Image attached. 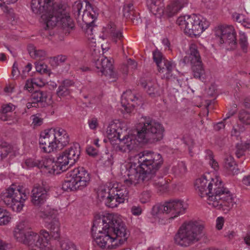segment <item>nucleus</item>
Here are the masks:
<instances>
[{
    "label": "nucleus",
    "instance_id": "de8ad7c7",
    "mask_svg": "<svg viewBox=\"0 0 250 250\" xmlns=\"http://www.w3.org/2000/svg\"><path fill=\"white\" fill-rule=\"evenodd\" d=\"M128 19L130 20L133 23L136 24H138L142 22V20L140 15L137 12H135V13L132 15Z\"/></svg>",
    "mask_w": 250,
    "mask_h": 250
},
{
    "label": "nucleus",
    "instance_id": "a18cd8bd",
    "mask_svg": "<svg viewBox=\"0 0 250 250\" xmlns=\"http://www.w3.org/2000/svg\"><path fill=\"white\" fill-rule=\"evenodd\" d=\"M11 218L6 214V212L1 211L0 212V226L6 225L10 221Z\"/></svg>",
    "mask_w": 250,
    "mask_h": 250
},
{
    "label": "nucleus",
    "instance_id": "680f3d73",
    "mask_svg": "<svg viewBox=\"0 0 250 250\" xmlns=\"http://www.w3.org/2000/svg\"><path fill=\"white\" fill-rule=\"evenodd\" d=\"M55 60L58 62H64L67 59L65 55H60L54 58Z\"/></svg>",
    "mask_w": 250,
    "mask_h": 250
},
{
    "label": "nucleus",
    "instance_id": "c85d7f7f",
    "mask_svg": "<svg viewBox=\"0 0 250 250\" xmlns=\"http://www.w3.org/2000/svg\"><path fill=\"white\" fill-rule=\"evenodd\" d=\"M139 100V97L137 96L135 93H133L130 90H127L124 92L122 96L121 104L123 106L125 107V109L126 112H130L127 105L129 104L130 102H135Z\"/></svg>",
    "mask_w": 250,
    "mask_h": 250
},
{
    "label": "nucleus",
    "instance_id": "7c9ffc66",
    "mask_svg": "<svg viewBox=\"0 0 250 250\" xmlns=\"http://www.w3.org/2000/svg\"><path fill=\"white\" fill-rule=\"evenodd\" d=\"M224 167L231 171L233 174H237L238 172L237 165L234 161V158L231 155H226L224 158Z\"/></svg>",
    "mask_w": 250,
    "mask_h": 250
},
{
    "label": "nucleus",
    "instance_id": "aec40b11",
    "mask_svg": "<svg viewBox=\"0 0 250 250\" xmlns=\"http://www.w3.org/2000/svg\"><path fill=\"white\" fill-rule=\"evenodd\" d=\"M55 4L58 3H53L51 0H32L31 2V9L33 13L36 14H42V16L44 15H49L52 14L53 11V7Z\"/></svg>",
    "mask_w": 250,
    "mask_h": 250
},
{
    "label": "nucleus",
    "instance_id": "f257e3e1",
    "mask_svg": "<svg viewBox=\"0 0 250 250\" xmlns=\"http://www.w3.org/2000/svg\"><path fill=\"white\" fill-rule=\"evenodd\" d=\"M58 211L47 207L39 213L40 217L44 219L45 226L50 230H41L40 234L33 232L25 225L24 222L19 223L15 229L14 235L17 241L29 247V250H56L47 247L51 237L54 239L60 237V224L57 217Z\"/></svg>",
    "mask_w": 250,
    "mask_h": 250
},
{
    "label": "nucleus",
    "instance_id": "393cba45",
    "mask_svg": "<svg viewBox=\"0 0 250 250\" xmlns=\"http://www.w3.org/2000/svg\"><path fill=\"white\" fill-rule=\"evenodd\" d=\"M176 65L172 61L166 60L157 67L159 72L163 74V78L169 79L172 76V73Z\"/></svg>",
    "mask_w": 250,
    "mask_h": 250
},
{
    "label": "nucleus",
    "instance_id": "8fccbe9b",
    "mask_svg": "<svg viewBox=\"0 0 250 250\" xmlns=\"http://www.w3.org/2000/svg\"><path fill=\"white\" fill-rule=\"evenodd\" d=\"M32 124L34 127L39 126L41 125L43 123V119L39 117L36 115L32 116Z\"/></svg>",
    "mask_w": 250,
    "mask_h": 250
},
{
    "label": "nucleus",
    "instance_id": "b1692460",
    "mask_svg": "<svg viewBox=\"0 0 250 250\" xmlns=\"http://www.w3.org/2000/svg\"><path fill=\"white\" fill-rule=\"evenodd\" d=\"M53 129L55 132V141L57 142L58 146L57 148L62 149L69 144V135L66 130L62 128L57 127Z\"/></svg>",
    "mask_w": 250,
    "mask_h": 250
},
{
    "label": "nucleus",
    "instance_id": "bb28decb",
    "mask_svg": "<svg viewBox=\"0 0 250 250\" xmlns=\"http://www.w3.org/2000/svg\"><path fill=\"white\" fill-rule=\"evenodd\" d=\"M146 5L151 13L160 16L164 14V4L162 0H147Z\"/></svg>",
    "mask_w": 250,
    "mask_h": 250
},
{
    "label": "nucleus",
    "instance_id": "f03ea898",
    "mask_svg": "<svg viewBox=\"0 0 250 250\" xmlns=\"http://www.w3.org/2000/svg\"><path fill=\"white\" fill-rule=\"evenodd\" d=\"M139 165H131L128 171V179L124 182L127 186L150 181L163 189L167 188V181L163 177L156 175V173L163 163L161 154L149 150H144L139 154Z\"/></svg>",
    "mask_w": 250,
    "mask_h": 250
},
{
    "label": "nucleus",
    "instance_id": "3c124183",
    "mask_svg": "<svg viewBox=\"0 0 250 250\" xmlns=\"http://www.w3.org/2000/svg\"><path fill=\"white\" fill-rule=\"evenodd\" d=\"M131 212L135 216H139L142 212V209L139 206H133L131 208Z\"/></svg>",
    "mask_w": 250,
    "mask_h": 250
},
{
    "label": "nucleus",
    "instance_id": "864d4df0",
    "mask_svg": "<svg viewBox=\"0 0 250 250\" xmlns=\"http://www.w3.org/2000/svg\"><path fill=\"white\" fill-rule=\"evenodd\" d=\"M20 74V72L18 69V65L17 62H15L13 65V68L12 71V75L13 79H16Z\"/></svg>",
    "mask_w": 250,
    "mask_h": 250
},
{
    "label": "nucleus",
    "instance_id": "e433bc0d",
    "mask_svg": "<svg viewBox=\"0 0 250 250\" xmlns=\"http://www.w3.org/2000/svg\"><path fill=\"white\" fill-rule=\"evenodd\" d=\"M136 11L134 9L133 4L131 2L125 3L123 7V15L126 19L135 13Z\"/></svg>",
    "mask_w": 250,
    "mask_h": 250
},
{
    "label": "nucleus",
    "instance_id": "a211bd4d",
    "mask_svg": "<svg viewBox=\"0 0 250 250\" xmlns=\"http://www.w3.org/2000/svg\"><path fill=\"white\" fill-rule=\"evenodd\" d=\"M54 132V129L51 128L41 134L39 140L40 147L46 153L53 151L58 146L55 141Z\"/></svg>",
    "mask_w": 250,
    "mask_h": 250
},
{
    "label": "nucleus",
    "instance_id": "4be33fe9",
    "mask_svg": "<svg viewBox=\"0 0 250 250\" xmlns=\"http://www.w3.org/2000/svg\"><path fill=\"white\" fill-rule=\"evenodd\" d=\"M212 185L210 180H207L205 176L197 179L195 183L196 189L198 191L199 195L201 198H206L208 204V197L211 195Z\"/></svg>",
    "mask_w": 250,
    "mask_h": 250
},
{
    "label": "nucleus",
    "instance_id": "0eeeda50",
    "mask_svg": "<svg viewBox=\"0 0 250 250\" xmlns=\"http://www.w3.org/2000/svg\"><path fill=\"white\" fill-rule=\"evenodd\" d=\"M204 226L197 222H189L183 224L175 235V243L187 247L199 241L203 234Z\"/></svg>",
    "mask_w": 250,
    "mask_h": 250
},
{
    "label": "nucleus",
    "instance_id": "412c9836",
    "mask_svg": "<svg viewBox=\"0 0 250 250\" xmlns=\"http://www.w3.org/2000/svg\"><path fill=\"white\" fill-rule=\"evenodd\" d=\"M60 166L58 163V159L55 161L51 158H42L41 162H39V168L49 174H59L61 172L65 171L61 168Z\"/></svg>",
    "mask_w": 250,
    "mask_h": 250
},
{
    "label": "nucleus",
    "instance_id": "a19ab883",
    "mask_svg": "<svg viewBox=\"0 0 250 250\" xmlns=\"http://www.w3.org/2000/svg\"><path fill=\"white\" fill-rule=\"evenodd\" d=\"M153 59L157 67L163 62V61L167 60L163 54L158 49L153 52Z\"/></svg>",
    "mask_w": 250,
    "mask_h": 250
},
{
    "label": "nucleus",
    "instance_id": "69168bd1",
    "mask_svg": "<svg viewBox=\"0 0 250 250\" xmlns=\"http://www.w3.org/2000/svg\"><path fill=\"white\" fill-rule=\"evenodd\" d=\"M31 68L32 64L30 63H28L22 70V75H25V73L29 72L31 70Z\"/></svg>",
    "mask_w": 250,
    "mask_h": 250
},
{
    "label": "nucleus",
    "instance_id": "603ef678",
    "mask_svg": "<svg viewBox=\"0 0 250 250\" xmlns=\"http://www.w3.org/2000/svg\"><path fill=\"white\" fill-rule=\"evenodd\" d=\"M88 124L89 128L92 130H95L98 125V120L95 118L88 120Z\"/></svg>",
    "mask_w": 250,
    "mask_h": 250
},
{
    "label": "nucleus",
    "instance_id": "2f4dec72",
    "mask_svg": "<svg viewBox=\"0 0 250 250\" xmlns=\"http://www.w3.org/2000/svg\"><path fill=\"white\" fill-rule=\"evenodd\" d=\"M117 127V124L115 123H111L107 127L106 132L109 137L116 138L120 139L121 128L119 129Z\"/></svg>",
    "mask_w": 250,
    "mask_h": 250
},
{
    "label": "nucleus",
    "instance_id": "6e6552de",
    "mask_svg": "<svg viewBox=\"0 0 250 250\" xmlns=\"http://www.w3.org/2000/svg\"><path fill=\"white\" fill-rule=\"evenodd\" d=\"M27 197L22 188L16 187L15 185H12L0 195L1 201L3 203L17 212L22 209Z\"/></svg>",
    "mask_w": 250,
    "mask_h": 250
},
{
    "label": "nucleus",
    "instance_id": "2eb2a0df",
    "mask_svg": "<svg viewBox=\"0 0 250 250\" xmlns=\"http://www.w3.org/2000/svg\"><path fill=\"white\" fill-rule=\"evenodd\" d=\"M92 62L97 72L101 73L102 75L109 76L110 78L114 79L113 81L118 79V75L114 71V67L110 60L98 55L93 56Z\"/></svg>",
    "mask_w": 250,
    "mask_h": 250
},
{
    "label": "nucleus",
    "instance_id": "7ed1b4c3",
    "mask_svg": "<svg viewBox=\"0 0 250 250\" xmlns=\"http://www.w3.org/2000/svg\"><path fill=\"white\" fill-rule=\"evenodd\" d=\"M92 238L96 244L102 249L112 243L117 238L120 245L123 244L129 236L125 223L117 214L107 213L95 217L91 229Z\"/></svg>",
    "mask_w": 250,
    "mask_h": 250
},
{
    "label": "nucleus",
    "instance_id": "0e129e2a",
    "mask_svg": "<svg viewBox=\"0 0 250 250\" xmlns=\"http://www.w3.org/2000/svg\"><path fill=\"white\" fill-rule=\"evenodd\" d=\"M128 66L127 64H123L121 65L120 68V71L122 72L123 74L127 75L128 71Z\"/></svg>",
    "mask_w": 250,
    "mask_h": 250
},
{
    "label": "nucleus",
    "instance_id": "5701e85b",
    "mask_svg": "<svg viewBox=\"0 0 250 250\" xmlns=\"http://www.w3.org/2000/svg\"><path fill=\"white\" fill-rule=\"evenodd\" d=\"M48 93L46 91L36 90L30 96L31 101H34L38 108L46 107L48 105L47 102Z\"/></svg>",
    "mask_w": 250,
    "mask_h": 250
},
{
    "label": "nucleus",
    "instance_id": "4468645a",
    "mask_svg": "<svg viewBox=\"0 0 250 250\" xmlns=\"http://www.w3.org/2000/svg\"><path fill=\"white\" fill-rule=\"evenodd\" d=\"M80 154L81 147L78 143L74 144L73 146L60 153L58 157V163L61 165V168L66 171L78 161Z\"/></svg>",
    "mask_w": 250,
    "mask_h": 250
},
{
    "label": "nucleus",
    "instance_id": "20e7f679",
    "mask_svg": "<svg viewBox=\"0 0 250 250\" xmlns=\"http://www.w3.org/2000/svg\"><path fill=\"white\" fill-rule=\"evenodd\" d=\"M164 131V127L159 122L151 118L145 117L136 126V136H125L119 139V144H113V141H111V144L116 152H129L136 148L137 142L152 144L161 140L163 137Z\"/></svg>",
    "mask_w": 250,
    "mask_h": 250
},
{
    "label": "nucleus",
    "instance_id": "72a5a7b5",
    "mask_svg": "<svg viewBox=\"0 0 250 250\" xmlns=\"http://www.w3.org/2000/svg\"><path fill=\"white\" fill-rule=\"evenodd\" d=\"M250 147L249 143H238L235 146V154L237 158H240L245 155L246 151Z\"/></svg>",
    "mask_w": 250,
    "mask_h": 250
},
{
    "label": "nucleus",
    "instance_id": "39448f33",
    "mask_svg": "<svg viewBox=\"0 0 250 250\" xmlns=\"http://www.w3.org/2000/svg\"><path fill=\"white\" fill-rule=\"evenodd\" d=\"M53 8L54 11H52V14L42 16L44 29L49 30L59 24L63 33L69 34L74 28V23L66 10V6L61 3L55 4Z\"/></svg>",
    "mask_w": 250,
    "mask_h": 250
},
{
    "label": "nucleus",
    "instance_id": "774afa93",
    "mask_svg": "<svg viewBox=\"0 0 250 250\" xmlns=\"http://www.w3.org/2000/svg\"><path fill=\"white\" fill-rule=\"evenodd\" d=\"M244 239L245 243L250 247V231L247 233Z\"/></svg>",
    "mask_w": 250,
    "mask_h": 250
},
{
    "label": "nucleus",
    "instance_id": "9b49d317",
    "mask_svg": "<svg viewBox=\"0 0 250 250\" xmlns=\"http://www.w3.org/2000/svg\"><path fill=\"white\" fill-rule=\"evenodd\" d=\"M128 194L126 188H119L113 186L101 188L98 192V196L101 200L104 201L107 207L113 208L124 203Z\"/></svg>",
    "mask_w": 250,
    "mask_h": 250
},
{
    "label": "nucleus",
    "instance_id": "09e8293b",
    "mask_svg": "<svg viewBox=\"0 0 250 250\" xmlns=\"http://www.w3.org/2000/svg\"><path fill=\"white\" fill-rule=\"evenodd\" d=\"M232 19L234 21L242 23L243 21H244V20H245V16L243 14L237 13H234L232 15Z\"/></svg>",
    "mask_w": 250,
    "mask_h": 250
},
{
    "label": "nucleus",
    "instance_id": "5fc2aeb1",
    "mask_svg": "<svg viewBox=\"0 0 250 250\" xmlns=\"http://www.w3.org/2000/svg\"><path fill=\"white\" fill-rule=\"evenodd\" d=\"M13 109H15L14 105L11 104H9L2 106L1 112L7 114L9 112H11Z\"/></svg>",
    "mask_w": 250,
    "mask_h": 250
},
{
    "label": "nucleus",
    "instance_id": "ea45409f",
    "mask_svg": "<svg viewBox=\"0 0 250 250\" xmlns=\"http://www.w3.org/2000/svg\"><path fill=\"white\" fill-rule=\"evenodd\" d=\"M181 9V6L177 7L173 2L167 6L165 10L166 14L169 17H171Z\"/></svg>",
    "mask_w": 250,
    "mask_h": 250
},
{
    "label": "nucleus",
    "instance_id": "79ce46f5",
    "mask_svg": "<svg viewBox=\"0 0 250 250\" xmlns=\"http://www.w3.org/2000/svg\"><path fill=\"white\" fill-rule=\"evenodd\" d=\"M61 247L62 250H77L75 245L68 240L62 241Z\"/></svg>",
    "mask_w": 250,
    "mask_h": 250
},
{
    "label": "nucleus",
    "instance_id": "e2e57ef3",
    "mask_svg": "<svg viewBox=\"0 0 250 250\" xmlns=\"http://www.w3.org/2000/svg\"><path fill=\"white\" fill-rule=\"evenodd\" d=\"M224 127L225 125L223 121L216 123L213 126L214 129L216 131H219L222 128H224Z\"/></svg>",
    "mask_w": 250,
    "mask_h": 250
},
{
    "label": "nucleus",
    "instance_id": "052dcab7",
    "mask_svg": "<svg viewBox=\"0 0 250 250\" xmlns=\"http://www.w3.org/2000/svg\"><path fill=\"white\" fill-rule=\"evenodd\" d=\"M127 66H128V68L135 69L137 68V64L136 62L134 60L129 59L127 60Z\"/></svg>",
    "mask_w": 250,
    "mask_h": 250
},
{
    "label": "nucleus",
    "instance_id": "338daca9",
    "mask_svg": "<svg viewBox=\"0 0 250 250\" xmlns=\"http://www.w3.org/2000/svg\"><path fill=\"white\" fill-rule=\"evenodd\" d=\"M242 182L244 185L250 186V175L244 177Z\"/></svg>",
    "mask_w": 250,
    "mask_h": 250
},
{
    "label": "nucleus",
    "instance_id": "f3484780",
    "mask_svg": "<svg viewBox=\"0 0 250 250\" xmlns=\"http://www.w3.org/2000/svg\"><path fill=\"white\" fill-rule=\"evenodd\" d=\"M189 50L188 59L191 64L193 75L195 78L202 80L204 79L205 70L203 67L199 52L195 46H191Z\"/></svg>",
    "mask_w": 250,
    "mask_h": 250
},
{
    "label": "nucleus",
    "instance_id": "c03bdc74",
    "mask_svg": "<svg viewBox=\"0 0 250 250\" xmlns=\"http://www.w3.org/2000/svg\"><path fill=\"white\" fill-rule=\"evenodd\" d=\"M162 213H166V208L164 204L156 205L153 207L151 210V213L153 215H157Z\"/></svg>",
    "mask_w": 250,
    "mask_h": 250
},
{
    "label": "nucleus",
    "instance_id": "a878e982",
    "mask_svg": "<svg viewBox=\"0 0 250 250\" xmlns=\"http://www.w3.org/2000/svg\"><path fill=\"white\" fill-rule=\"evenodd\" d=\"M103 32L107 34L115 42L118 40H121L123 38L121 31L117 29L116 25L112 22H110L104 28Z\"/></svg>",
    "mask_w": 250,
    "mask_h": 250
},
{
    "label": "nucleus",
    "instance_id": "423d86ee",
    "mask_svg": "<svg viewBox=\"0 0 250 250\" xmlns=\"http://www.w3.org/2000/svg\"><path fill=\"white\" fill-rule=\"evenodd\" d=\"M210 182L212 190L211 195L208 197V205L218 209L229 211L235 204L230 191L217 178L211 179Z\"/></svg>",
    "mask_w": 250,
    "mask_h": 250
},
{
    "label": "nucleus",
    "instance_id": "4c0bfd02",
    "mask_svg": "<svg viewBox=\"0 0 250 250\" xmlns=\"http://www.w3.org/2000/svg\"><path fill=\"white\" fill-rule=\"evenodd\" d=\"M206 159L208 160L209 164L211 167L215 170H217L219 168L218 163L213 158V154L210 150H207L206 151Z\"/></svg>",
    "mask_w": 250,
    "mask_h": 250
},
{
    "label": "nucleus",
    "instance_id": "c9c22d12",
    "mask_svg": "<svg viewBox=\"0 0 250 250\" xmlns=\"http://www.w3.org/2000/svg\"><path fill=\"white\" fill-rule=\"evenodd\" d=\"M239 121L243 124L250 125V112L245 110H241L238 114Z\"/></svg>",
    "mask_w": 250,
    "mask_h": 250
},
{
    "label": "nucleus",
    "instance_id": "37998d69",
    "mask_svg": "<svg viewBox=\"0 0 250 250\" xmlns=\"http://www.w3.org/2000/svg\"><path fill=\"white\" fill-rule=\"evenodd\" d=\"M36 69L37 72L41 74H46L49 76L51 74L50 70L47 69V65L44 63H38L36 64Z\"/></svg>",
    "mask_w": 250,
    "mask_h": 250
},
{
    "label": "nucleus",
    "instance_id": "58836bf2",
    "mask_svg": "<svg viewBox=\"0 0 250 250\" xmlns=\"http://www.w3.org/2000/svg\"><path fill=\"white\" fill-rule=\"evenodd\" d=\"M239 43L243 52L245 53H247L248 52L249 43L247 40V37L245 33L240 34Z\"/></svg>",
    "mask_w": 250,
    "mask_h": 250
},
{
    "label": "nucleus",
    "instance_id": "473e14b6",
    "mask_svg": "<svg viewBox=\"0 0 250 250\" xmlns=\"http://www.w3.org/2000/svg\"><path fill=\"white\" fill-rule=\"evenodd\" d=\"M28 52L30 56L35 59H44L46 55L44 50L35 49L33 46L28 47Z\"/></svg>",
    "mask_w": 250,
    "mask_h": 250
},
{
    "label": "nucleus",
    "instance_id": "ddd939ff",
    "mask_svg": "<svg viewBox=\"0 0 250 250\" xmlns=\"http://www.w3.org/2000/svg\"><path fill=\"white\" fill-rule=\"evenodd\" d=\"M215 35L219 38L220 46L228 50L237 46L236 33L232 25H220L215 28Z\"/></svg>",
    "mask_w": 250,
    "mask_h": 250
},
{
    "label": "nucleus",
    "instance_id": "13d9d810",
    "mask_svg": "<svg viewBox=\"0 0 250 250\" xmlns=\"http://www.w3.org/2000/svg\"><path fill=\"white\" fill-rule=\"evenodd\" d=\"M224 222V218L222 217H219L216 220V228L218 230L222 229Z\"/></svg>",
    "mask_w": 250,
    "mask_h": 250
},
{
    "label": "nucleus",
    "instance_id": "6e6d98bb",
    "mask_svg": "<svg viewBox=\"0 0 250 250\" xmlns=\"http://www.w3.org/2000/svg\"><path fill=\"white\" fill-rule=\"evenodd\" d=\"M86 151L87 153L90 156H95L98 154V150L92 146L87 147Z\"/></svg>",
    "mask_w": 250,
    "mask_h": 250
},
{
    "label": "nucleus",
    "instance_id": "49530a36",
    "mask_svg": "<svg viewBox=\"0 0 250 250\" xmlns=\"http://www.w3.org/2000/svg\"><path fill=\"white\" fill-rule=\"evenodd\" d=\"M39 162H41V160L30 158L25 161V164L28 167H37L39 168Z\"/></svg>",
    "mask_w": 250,
    "mask_h": 250
},
{
    "label": "nucleus",
    "instance_id": "4d7b16f0",
    "mask_svg": "<svg viewBox=\"0 0 250 250\" xmlns=\"http://www.w3.org/2000/svg\"><path fill=\"white\" fill-rule=\"evenodd\" d=\"M177 7L181 6V9L188 3V0H175L173 2Z\"/></svg>",
    "mask_w": 250,
    "mask_h": 250
},
{
    "label": "nucleus",
    "instance_id": "cd10ccee",
    "mask_svg": "<svg viewBox=\"0 0 250 250\" xmlns=\"http://www.w3.org/2000/svg\"><path fill=\"white\" fill-rule=\"evenodd\" d=\"M74 83L70 80L63 81L59 85L56 94L59 97H65L69 95L71 91V87L74 86Z\"/></svg>",
    "mask_w": 250,
    "mask_h": 250
},
{
    "label": "nucleus",
    "instance_id": "c756f323",
    "mask_svg": "<svg viewBox=\"0 0 250 250\" xmlns=\"http://www.w3.org/2000/svg\"><path fill=\"white\" fill-rule=\"evenodd\" d=\"M141 86L144 87L147 94L152 97L159 95L157 91V84L151 81H146L145 80H141L140 82Z\"/></svg>",
    "mask_w": 250,
    "mask_h": 250
},
{
    "label": "nucleus",
    "instance_id": "dca6fc26",
    "mask_svg": "<svg viewBox=\"0 0 250 250\" xmlns=\"http://www.w3.org/2000/svg\"><path fill=\"white\" fill-rule=\"evenodd\" d=\"M166 213L169 215V219L172 220L184 214L188 208V205L183 200L171 199L164 203Z\"/></svg>",
    "mask_w": 250,
    "mask_h": 250
},
{
    "label": "nucleus",
    "instance_id": "6ab92c4d",
    "mask_svg": "<svg viewBox=\"0 0 250 250\" xmlns=\"http://www.w3.org/2000/svg\"><path fill=\"white\" fill-rule=\"evenodd\" d=\"M49 188L42 185H36L31 190V202L36 207H41L49 198Z\"/></svg>",
    "mask_w": 250,
    "mask_h": 250
},
{
    "label": "nucleus",
    "instance_id": "9d476101",
    "mask_svg": "<svg viewBox=\"0 0 250 250\" xmlns=\"http://www.w3.org/2000/svg\"><path fill=\"white\" fill-rule=\"evenodd\" d=\"M90 174L83 167L75 169L70 177H67L62 185V188L66 191L83 190L89 184Z\"/></svg>",
    "mask_w": 250,
    "mask_h": 250
},
{
    "label": "nucleus",
    "instance_id": "f704fd0d",
    "mask_svg": "<svg viewBox=\"0 0 250 250\" xmlns=\"http://www.w3.org/2000/svg\"><path fill=\"white\" fill-rule=\"evenodd\" d=\"M11 150V146L7 143L2 142L0 144V161L6 158Z\"/></svg>",
    "mask_w": 250,
    "mask_h": 250
},
{
    "label": "nucleus",
    "instance_id": "bf43d9fd",
    "mask_svg": "<svg viewBox=\"0 0 250 250\" xmlns=\"http://www.w3.org/2000/svg\"><path fill=\"white\" fill-rule=\"evenodd\" d=\"M178 167L179 171V173L183 174L186 173L187 170V167L185 163H184L183 162H181L180 163H179L178 165Z\"/></svg>",
    "mask_w": 250,
    "mask_h": 250
},
{
    "label": "nucleus",
    "instance_id": "1a4fd4ad",
    "mask_svg": "<svg viewBox=\"0 0 250 250\" xmlns=\"http://www.w3.org/2000/svg\"><path fill=\"white\" fill-rule=\"evenodd\" d=\"M176 23L181 28H184L185 33L190 37L199 35L209 25L208 21L203 18L200 19L195 14L180 17L177 19Z\"/></svg>",
    "mask_w": 250,
    "mask_h": 250
},
{
    "label": "nucleus",
    "instance_id": "f8f14e48",
    "mask_svg": "<svg viewBox=\"0 0 250 250\" xmlns=\"http://www.w3.org/2000/svg\"><path fill=\"white\" fill-rule=\"evenodd\" d=\"M85 4V8L82 15L83 21L85 23L86 33L87 35L93 34L94 28L95 27L94 21L96 19V13L91 4L87 0H79L74 2L72 6V11L76 18H79L83 8V2Z\"/></svg>",
    "mask_w": 250,
    "mask_h": 250
}]
</instances>
